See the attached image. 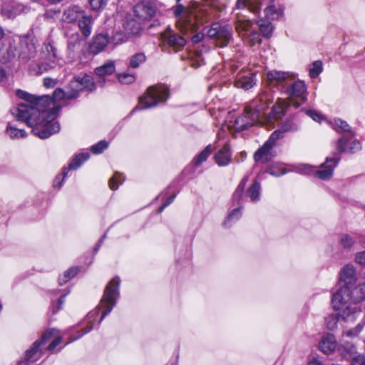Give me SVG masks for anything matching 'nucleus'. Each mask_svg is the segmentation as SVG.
<instances>
[{"label":"nucleus","mask_w":365,"mask_h":365,"mask_svg":"<svg viewBox=\"0 0 365 365\" xmlns=\"http://www.w3.org/2000/svg\"><path fill=\"white\" fill-rule=\"evenodd\" d=\"M16 95L25 100V103H20L11 110L12 114L19 121H24L32 132L40 138H47L60 130V125L56 120L54 111L46 109L51 102V97L43 96L36 97L26 91L18 90Z\"/></svg>","instance_id":"obj_1"},{"label":"nucleus","mask_w":365,"mask_h":365,"mask_svg":"<svg viewBox=\"0 0 365 365\" xmlns=\"http://www.w3.org/2000/svg\"><path fill=\"white\" fill-rule=\"evenodd\" d=\"M351 288L341 287L332 295L333 307L339 310V316L344 321H354L360 312L358 303L365 299V283Z\"/></svg>","instance_id":"obj_2"},{"label":"nucleus","mask_w":365,"mask_h":365,"mask_svg":"<svg viewBox=\"0 0 365 365\" xmlns=\"http://www.w3.org/2000/svg\"><path fill=\"white\" fill-rule=\"evenodd\" d=\"M274 96L270 89L263 91L245 108V114L237 118L232 125L237 131H242L257 124L265 114L269 105L273 102Z\"/></svg>","instance_id":"obj_3"},{"label":"nucleus","mask_w":365,"mask_h":365,"mask_svg":"<svg viewBox=\"0 0 365 365\" xmlns=\"http://www.w3.org/2000/svg\"><path fill=\"white\" fill-rule=\"evenodd\" d=\"M169 96V89L165 85L150 86L140 98L139 106L135 109H147L165 102Z\"/></svg>","instance_id":"obj_4"},{"label":"nucleus","mask_w":365,"mask_h":365,"mask_svg":"<svg viewBox=\"0 0 365 365\" xmlns=\"http://www.w3.org/2000/svg\"><path fill=\"white\" fill-rule=\"evenodd\" d=\"M119 284L120 279L116 277L111 279L106 286L99 305L100 307L105 309L100 319V323L103 320L104 317L112 311L115 305L116 299L119 294Z\"/></svg>","instance_id":"obj_5"},{"label":"nucleus","mask_w":365,"mask_h":365,"mask_svg":"<svg viewBox=\"0 0 365 365\" xmlns=\"http://www.w3.org/2000/svg\"><path fill=\"white\" fill-rule=\"evenodd\" d=\"M174 14L178 18L177 25L183 34L190 31H195L198 29L200 21L197 15L192 11L184 14V6L182 4L176 6Z\"/></svg>","instance_id":"obj_6"},{"label":"nucleus","mask_w":365,"mask_h":365,"mask_svg":"<svg viewBox=\"0 0 365 365\" xmlns=\"http://www.w3.org/2000/svg\"><path fill=\"white\" fill-rule=\"evenodd\" d=\"M207 36L215 40L217 46H227L232 38V28L228 25L213 23L207 31Z\"/></svg>","instance_id":"obj_7"},{"label":"nucleus","mask_w":365,"mask_h":365,"mask_svg":"<svg viewBox=\"0 0 365 365\" xmlns=\"http://www.w3.org/2000/svg\"><path fill=\"white\" fill-rule=\"evenodd\" d=\"M19 58L27 61L36 53V40L29 34L19 37L17 48L15 49Z\"/></svg>","instance_id":"obj_8"},{"label":"nucleus","mask_w":365,"mask_h":365,"mask_svg":"<svg viewBox=\"0 0 365 365\" xmlns=\"http://www.w3.org/2000/svg\"><path fill=\"white\" fill-rule=\"evenodd\" d=\"M289 104L295 108L299 107L307 101V86L302 81H296L287 88Z\"/></svg>","instance_id":"obj_9"},{"label":"nucleus","mask_w":365,"mask_h":365,"mask_svg":"<svg viewBox=\"0 0 365 365\" xmlns=\"http://www.w3.org/2000/svg\"><path fill=\"white\" fill-rule=\"evenodd\" d=\"M157 11L155 3L153 0H142L133 7L135 17L142 22L150 21Z\"/></svg>","instance_id":"obj_10"},{"label":"nucleus","mask_w":365,"mask_h":365,"mask_svg":"<svg viewBox=\"0 0 365 365\" xmlns=\"http://www.w3.org/2000/svg\"><path fill=\"white\" fill-rule=\"evenodd\" d=\"M42 58L45 61V66H48L50 68L56 67V63L60 60L58 49L54 42L50 38L46 39L43 43ZM43 68H46V67Z\"/></svg>","instance_id":"obj_11"},{"label":"nucleus","mask_w":365,"mask_h":365,"mask_svg":"<svg viewBox=\"0 0 365 365\" xmlns=\"http://www.w3.org/2000/svg\"><path fill=\"white\" fill-rule=\"evenodd\" d=\"M161 38L165 44L175 52L182 50L187 43L184 37L173 32L170 27L161 34Z\"/></svg>","instance_id":"obj_12"},{"label":"nucleus","mask_w":365,"mask_h":365,"mask_svg":"<svg viewBox=\"0 0 365 365\" xmlns=\"http://www.w3.org/2000/svg\"><path fill=\"white\" fill-rule=\"evenodd\" d=\"M55 333H58V330L56 329H51L46 330L45 333L42 335L41 339L36 340L34 344L32 347L27 350L26 352V360L30 361H36L38 359H39L41 356V351L39 349V346L47 341L51 337L55 334Z\"/></svg>","instance_id":"obj_13"},{"label":"nucleus","mask_w":365,"mask_h":365,"mask_svg":"<svg viewBox=\"0 0 365 365\" xmlns=\"http://www.w3.org/2000/svg\"><path fill=\"white\" fill-rule=\"evenodd\" d=\"M353 138H354L347 137L346 135H342L336 141V148L337 153H354L359 151L361 149V143L356 139L352 140Z\"/></svg>","instance_id":"obj_14"},{"label":"nucleus","mask_w":365,"mask_h":365,"mask_svg":"<svg viewBox=\"0 0 365 365\" xmlns=\"http://www.w3.org/2000/svg\"><path fill=\"white\" fill-rule=\"evenodd\" d=\"M274 147V145L266 141L254 153L253 158L255 161L267 163L271 160L276 155Z\"/></svg>","instance_id":"obj_15"},{"label":"nucleus","mask_w":365,"mask_h":365,"mask_svg":"<svg viewBox=\"0 0 365 365\" xmlns=\"http://www.w3.org/2000/svg\"><path fill=\"white\" fill-rule=\"evenodd\" d=\"M340 160L339 157L327 158L326 161L321 165L319 170L317 171V175L322 180H328L332 175L334 168Z\"/></svg>","instance_id":"obj_16"},{"label":"nucleus","mask_w":365,"mask_h":365,"mask_svg":"<svg viewBox=\"0 0 365 365\" xmlns=\"http://www.w3.org/2000/svg\"><path fill=\"white\" fill-rule=\"evenodd\" d=\"M255 83V73H250V70H240L235 81V86L248 90L252 88Z\"/></svg>","instance_id":"obj_17"},{"label":"nucleus","mask_w":365,"mask_h":365,"mask_svg":"<svg viewBox=\"0 0 365 365\" xmlns=\"http://www.w3.org/2000/svg\"><path fill=\"white\" fill-rule=\"evenodd\" d=\"M70 87L71 90L76 91L78 96L79 91L83 89L92 90L94 88L95 85L93 80L91 76L84 75L83 77H76L74 81H72L70 83Z\"/></svg>","instance_id":"obj_18"},{"label":"nucleus","mask_w":365,"mask_h":365,"mask_svg":"<svg viewBox=\"0 0 365 365\" xmlns=\"http://www.w3.org/2000/svg\"><path fill=\"white\" fill-rule=\"evenodd\" d=\"M109 43V37L107 34H99L93 37L89 45V51L97 54L105 49Z\"/></svg>","instance_id":"obj_19"},{"label":"nucleus","mask_w":365,"mask_h":365,"mask_svg":"<svg viewBox=\"0 0 365 365\" xmlns=\"http://www.w3.org/2000/svg\"><path fill=\"white\" fill-rule=\"evenodd\" d=\"M340 280L344 283V287H351L356 280V271L353 265H345L340 272Z\"/></svg>","instance_id":"obj_20"},{"label":"nucleus","mask_w":365,"mask_h":365,"mask_svg":"<svg viewBox=\"0 0 365 365\" xmlns=\"http://www.w3.org/2000/svg\"><path fill=\"white\" fill-rule=\"evenodd\" d=\"M291 77L289 72L278 70H269L266 73V81L269 84L274 86L282 83Z\"/></svg>","instance_id":"obj_21"},{"label":"nucleus","mask_w":365,"mask_h":365,"mask_svg":"<svg viewBox=\"0 0 365 365\" xmlns=\"http://www.w3.org/2000/svg\"><path fill=\"white\" fill-rule=\"evenodd\" d=\"M85 14L83 10L78 6L73 5L68 7L63 13L62 19L67 23H72L80 19Z\"/></svg>","instance_id":"obj_22"},{"label":"nucleus","mask_w":365,"mask_h":365,"mask_svg":"<svg viewBox=\"0 0 365 365\" xmlns=\"http://www.w3.org/2000/svg\"><path fill=\"white\" fill-rule=\"evenodd\" d=\"M331 127L338 133H344L343 135L351 138H354L355 135L354 132L351 130L349 125L340 118L334 119L331 123Z\"/></svg>","instance_id":"obj_23"},{"label":"nucleus","mask_w":365,"mask_h":365,"mask_svg":"<svg viewBox=\"0 0 365 365\" xmlns=\"http://www.w3.org/2000/svg\"><path fill=\"white\" fill-rule=\"evenodd\" d=\"M93 22L92 16L86 14L78 20V27L84 37L87 38L91 35Z\"/></svg>","instance_id":"obj_24"},{"label":"nucleus","mask_w":365,"mask_h":365,"mask_svg":"<svg viewBox=\"0 0 365 365\" xmlns=\"http://www.w3.org/2000/svg\"><path fill=\"white\" fill-rule=\"evenodd\" d=\"M215 161L219 166H226L231 160V153L228 147L224 146L215 155Z\"/></svg>","instance_id":"obj_25"},{"label":"nucleus","mask_w":365,"mask_h":365,"mask_svg":"<svg viewBox=\"0 0 365 365\" xmlns=\"http://www.w3.org/2000/svg\"><path fill=\"white\" fill-rule=\"evenodd\" d=\"M143 22L133 19L127 18L123 24L124 29L128 34L137 35L142 29L141 24Z\"/></svg>","instance_id":"obj_26"},{"label":"nucleus","mask_w":365,"mask_h":365,"mask_svg":"<svg viewBox=\"0 0 365 365\" xmlns=\"http://www.w3.org/2000/svg\"><path fill=\"white\" fill-rule=\"evenodd\" d=\"M115 75L118 81L122 84L132 83L136 78L133 70H120Z\"/></svg>","instance_id":"obj_27"},{"label":"nucleus","mask_w":365,"mask_h":365,"mask_svg":"<svg viewBox=\"0 0 365 365\" xmlns=\"http://www.w3.org/2000/svg\"><path fill=\"white\" fill-rule=\"evenodd\" d=\"M286 108V101L284 100L278 98L276 103L272 106L269 115L275 119L280 118L282 115L284 113Z\"/></svg>","instance_id":"obj_28"},{"label":"nucleus","mask_w":365,"mask_h":365,"mask_svg":"<svg viewBox=\"0 0 365 365\" xmlns=\"http://www.w3.org/2000/svg\"><path fill=\"white\" fill-rule=\"evenodd\" d=\"M6 131L7 135L13 140H18L26 136V133L24 130L18 128L11 123L8 124Z\"/></svg>","instance_id":"obj_29"},{"label":"nucleus","mask_w":365,"mask_h":365,"mask_svg":"<svg viewBox=\"0 0 365 365\" xmlns=\"http://www.w3.org/2000/svg\"><path fill=\"white\" fill-rule=\"evenodd\" d=\"M319 349L324 354L332 352L336 348V344L332 336L323 339L319 344Z\"/></svg>","instance_id":"obj_30"},{"label":"nucleus","mask_w":365,"mask_h":365,"mask_svg":"<svg viewBox=\"0 0 365 365\" xmlns=\"http://www.w3.org/2000/svg\"><path fill=\"white\" fill-rule=\"evenodd\" d=\"M146 59L147 58L144 53H137L130 56L129 59V66L132 68L143 66Z\"/></svg>","instance_id":"obj_31"},{"label":"nucleus","mask_w":365,"mask_h":365,"mask_svg":"<svg viewBox=\"0 0 365 365\" xmlns=\"http://www.w3.org/2000/svg\"><path fill=\"white\" fill-rule=\"evenodd\" d=\"M53 98L54 101H60L61 99H73L77 98L76 91H66L65 92L61 88H57L54 91L53 93Z\"/></svg>","instance_id":"obj_32"},{"label":"nucleus","mask_w":365,"mask_h":365,"mask_svg":"<svg viewBox=\"0 0 365 365\" xmlns=\"http://www.w3.org/2000/svg\"><path fill=\"white\" fill-rule=\"evenodd\" d=\"M261 186L259 182L255 181L252 186L247 190V195L250 197L251 201L257 202L260 197Z\"/></svg>","instance_id":"obj_33"},{"label":"nucleus","mask_w":365,"mask_h":365,"mask_svg":"<svg viewBox=\"0 0 365 365\" xmlns=\"http://www.w3.org/2000/svg\"><path fill=\"white\" fill-rule=\"evenodd\" d=\"M89 156L90 155L88 153H81L76 155L69 163V168H68V170L70 169L76 170L79 168L86 160L89 158Z\"/></svg>","instance_id":"obj_34"},{"label":"nucleus","mask_w":365,"mask_h":365,"mask_svg":"<svg viewBox=\"0 0 365 365\" xmlns=\"http://www.w3.org/2000/svg\"><path fill=\"white\" fill-rule=\"evenodd\" d=\"M211 153L212 146L211 145H208L199 155L195 157V158L192 160L193 165L196 167L200 165L203 162H205L207 159L208 156L211 154Z\"/></svg>","instance_id":"obj_35"},{"label":"nucleus","mask_w":365,"mask_h":365,"mask_svg":"<svg viewBox=\"0 0 365 365\" xmlns=\"http://www.w3.org/2000/svg\"><path fill=\"white\" fill-rule=\"evenodd\" d=\"M259 29L264 37H269L272 34L273 27L272 24L267 20L259 19L257 21Z\"/></svg>","instance_id":"obj_36"},{"label":"nucleus","mask_w":365,"mask_h":365,"mask_svg":"<svg viewBox=\"0 0 365 365\" xmlns=\"http://www.w3.org/2000/svg\"><path fill=\"white\" fill-rule=\"evenodd\" d=\"M248 180V177L245 176L240 182L239 183L237 187L236 188L235 191L233 193L232 197L233 200L235 202H237V204L238 205L240 203V200L242 196V194L244 192V190L246 185V183Z\"/></svg>","instance_id":"obj_37"},{"label":"nucleus","mask_w":365,"mask_h":365,"mask_svg":"<svg viewBox=\"0 0 365 365\" xmlns=\"http://www.w3.org/2000/svg\"><path fill=\"white\" fill-rule=\"evenodd\" d=\"M339 319H341L344 320L340 316H339V312L338 314H331L327 316L325 318V324L327 327V329L330 330H334L337 327V322Z\"/></svg>","instance_id":"obj_38"},{"label":"nucleus","mask_w":365,"mask_h":365,"mask_svg":"<svg viewBox=\"0 0 365 365\" xmlns=\"http://www.w3.org/2000/svg\"><path fill=\"white\" fill-rule=\"evenodd\" d=\"M80 271V269L78 267H72L68 269L64 272L63 277H59V284L63 285L66 283L68 280L74 277Z\"/></svg>","instance_id":"obj_39"},{"label":"nucleus","mask_w":365,"mask_h":365,"mask_svg":"<svg viewBox=\"0 0 365 365\" xmlns=\"http://www.w3.org/2000/svg\"><path fill=\"white\" fill-rule=\"evenodd\" d=\"M124 180L123 175L118 172H116L114 175L109 180V187L111 190H116L118 185L121 184Z\"/></svg>","instance_id":"obj_40"},{"label":"nucleus","mask_w":365,"mask_h":365,"mask_svg":"<svg viewBox=\"0 0 365 365\" xmlns=\"http://www.w3.org/2000/svg\"><path fill=\"white\" fill-rule=\"evenodd\" d=\"M339 243L344 248H350L354 244V240L350 235L343 234L340 236Z\"/></svg>","instance_id":"obj_41"},{"label":"nucleus","mask_w":365,"mask_h":365,"mask_svg":"<svg viewBox=\"0 0 365 365\" xmlns=\"http://www.w3.org/2000/svg\"><path fill=\"white\" fill-rule=\"evenodd\" d=\"M284 137V133L281 130L280 128L274 131L269 139L267 140L268 143L275 146L277 142Z\"/></svg>","instance_id":"obj_42"},{"label":"nucleus","mask_w":365,"mask_h":365,"mask_svg":"<svg viewBox=\"0 0 365 365\" xmlns=\"http://www.w3.org/2000/svg\"><path fill=\"white\" fill-rule=\"evenodd\" d=\"M242 215V207H238L234 209L227 216L225 223L227 224L229 222L236 221L240 218Z\"/></svg>","instance_id":"obj_43"},{"label":"nucleus","mask_w":365,"mask_h":365,"mask_svg":"<svg viewBox=\"0 0 365 365\" xmlns=\"http://www.w3.org/2000/svg\"><path fill=\"white\" fill-rule=\"evenodd\" d=\"M108 146V143L106 140H101L93 145L91 151L94 154H100Z\"/></svg>","instance_id":"obj_44"},{"label":"nucleus","mask_w":365,"mask_h":365,"mask_svg":"<svg viewBox=\"0 0 365 365\" xmlns=\"http://www.w3.org/2000/svg\"><path fill=\"white\" fill-rule=\"evenodd\" d=\"M108 0H89V4L93 10H99L104 8Z\"/></svg>","instance_id":"obj_45"},{"label":"nucleus","mask_w":365,"mask_h":365,"mask_svg":"<svg viewBox=\"0 0 365 365\" xmlns=\"http://www.w3.org/2000/svg\"><path fill=\"white\" fill-rule=\"evenodd\" d=\"M248 41L251 46L261 43L260 35L257 31H252L247 36Z\"/></svg>","instance_id":"obj_46"},{"label":"nucleus","mask_w":365,"mask_h":365,"mask_svg":"<svg viewBox=\"0 0 365 365\" xmlns=\"http://www.w3.org/2000/svg\"><path fill=\"white\" fill-rule=\"evenodd\" d=\"M279 128L284 134L287 132H294L298 129L297 125L291 121L285 122Z\"/></svg>","instance_id":"obj_47"},{"label":"nucleus","mask_w":365,"mask_h":365,"mask_svg":"<svg viewBox=\"0 0 365 365\" xmlns=\"http://www.w3.org/2000/svg\"><path fill=\"white\" fill-rule=\"evenodd\" d=\"M264 12H265V15L271 19H278L279 17V16L281 15V14L276 11L274 6H270L267 7L264 9Z\"/></svg>","instance_id":"obj_48"},{"label":"nucleus","mask_w":365,"mask_h":365,"mask_svg":"<svg viewBox=\"0 0 365 365\" xmlns=\"http://www.w3.org/2000/svg\"><path fill=\"white\" fill-rule=\"evenodd\" d=\"M267 172L269 173L271 175L274 177H279L284 175L286 173V170L283 168H279L277 167H271L269 168Z\"/></svg>","instance_id":"obj_49"},{"label":"nucleus","mask_w":365,"mask_h":365,"mask_svg":"<svg viewBox=\"0 0 365 365\" xmlns=\"http://www.w3.org/2000/svg\"><path fill=\"white\" fill-rule=\"evenodd\" d=\"M362 329H363V325L361 324H358L354 328L348 330L346 332V335L347 336H351V337L356 336L361 332Z\"/></svg>","instance_id":"obj_50"},{"label":"nucleus","mask_w":365,"mask_h":365,"mask_svg":"<svg viewBox=\"0 0 365 365\" xmlns=\"http://www.w3.org/2000/svg\"><path fill=\"white\" fill-rule=\"evenodd\" d=\"M68 169L67 168H64L63 169V173H62L63 177H61V175H58V176H56L55 180H54V181H53V185L55 187H60L61 186V183H62L63 179L68 174Z\"/></svg>","instance_id":"obj_51"},{"label":"nucleus","mask_w":365,"mask_h":365,"mask_svg":"<svg viewBox=\"0 0 365 365\" xmlns=\"http://www.w3.org/2000/svg\"><path fill=\"white\" fill-rule=\"evenodd\" d=\"M61 81V80H59L58 78H53L49 77L45 78L43 79V86L48 88H53L57 84V83H58Z\"/></svg>","instance_id":"obj_52"},{"label":"nucleus","mask_w":365,"mask_h":365,"mask_svg":"<svg viewBox=\"0 0 365 365\" xmlns=\"http://www.w3.org/2000/svg\"><path fill=\"white\" fill-rule=\"evenodd\" d=\"M351 365H365V356L358 355L351 360Z\"/></svg>","instance_id":"obj_53"},{"label":"nucleus","mask_w":365,"mask_h":365,"mask_svg":"<svg viewBox=\"0 0 365 365\" xmlns=\"http://www.w3.org/2000/svg\"><path fill=\"white\" fill-rule=\"evenodd\" d=\"M307 113L309 116H310L315 121L320 122L321 120L323 119V116L314 110H307Z\"/></svg>","instance_id":"obj_54"},{"label":"nucleus","mask_w":365,"mask_h":365,"mask_svg":"<svg viewBox=\"0 0 365 365\" xmlns=\"http://www.w3.org/2000/svg\"><path fill=\"white\" fill-rule=\"evenodd\" d=\"M356 262L363 266H365V250L358 252L355 257Z\"/></svg>","instance_id":"obj_55"},{"label":"nucleus","mask_w":365,"mask_h":365,"mask_svg":"<svg viewBox=\"0 0 365 365\" xmlns=\"http://www.w3.org/2000/svg\"><path fill=\"white\" fill-rule=\"evenodd\" d=\"M76 43H79V36L78 34H75L71 37L68 44V48H73Z\"/></svg>","instance_id":"obj_56"},{"label":"nucleus","mask_w":365,"mask_h":365,"mask_svg":"<svg viewBox=\"0 0 365 365\" xmlns=\"http://www.w3.org/2000/svg\"><path fill=\"white\" fill-rule=\"evenodd\" d=\"M175 196H176V194H175V193H174L172 196H170V197H168V198L166 199V200L165 201V202H164V203L162 205V206L159 208V210H158V213L162 212L163 211V210H164L166 207H168L169 205H170V204L173 202V200H174V199H175Z\"/></svg>","instance_id":"obj_57"},{"label":"nucleus","mask_w":365,"mask_h":365,"mask_svg":"<svg viewBox=\"0 0 365 365\" xmlns=\"http://www.w3.org/2000/svg\"><path fill=\"white\" fill-rule=\"evenodd\" d=\"M1 14L3 16L9 19L14 18V13L8 6H6L2 7Z\"/></svg>","instance_id":"obj_58"},{"label":"nucleus","mask_w":365,"mask_h":365,"mask_svg":"<svg viewBox=\"0 0 365 365\" xmlns=\"http://www.w3.org/2000/svg\"><path fill=\"white\" fill-rule=\"evenodd\" d=\"M93 323H91V324L87 328L82 330V332L81 334H79L77 337H74V338L71 339L69 341L67 342V344H68L71 341H76V339L81 337L86 333L89 332L93 329Z\"/></svg>","instance_id":"obj_59"},{"label":"nucleus","mask_w":365,"mask_h":365,"mask_svg":"<svg viewBox=\"0 0 365 365\" xmlns=\"http://www.w3.org/2000/svg\"><path fill=\"white\" fill-rule=\"evenodd\" d=\"M61 341V337L56 338L48 346L49 351L53 350Z\"/></svg>","instance_id":"obj_60"},{"label":"nucleus","mask_w":365,"mask_h":365,"mask_svg":"<svg viewBox=\"0 0 365 365\" xmlns=\"http://www.w3.org/2000/svg\"><path fill=\"white\" fill-rule=\"evenodd\" d=\"M115 66V61L113 60H108L103 65L98 67L97 68H112Z\"/></svg>","instance_id":"obj_61"},{"label":"nucleus","mask_w":365,"mask_h":365,"mask_svg":"<svg viewBox=\"0 0 365 365\" xmlns=\"http://www.w3.org/2000/svg\"><path fill=\"white\" fill-rule=\"evenodd\" d=\"M96 74L99 76H110L113 73V71L115 70H96Z\"/></svg>","instance_id":"obj_62"},{"label":"nucleus","mask_w":365,"mask_h":365,"mask_svg":"<svg viewBox=\"0 0 365 365\" xmlns=\"http://www.w3.org/2000/svg\"><path fill=\"white\" fill-rule=\"evenodd\" d=\"M203 38H204L203 34L197 33L192 37V41L194 43H197L200 42L201 41H202Z\"/></svg>","instance_id":"obj_63"},{"label":"nucleus","mask_w":365,"mask_h":365,"mask_svg":"<svg viewBox=\"0 0 365 365\" xmlns=\"http://www.w3.org/2000/svg\"><path fill=\"white\" fill-rule=\"evenodd\" d=\"M312 170V167L308 165H302L299 168V170L302 174H308Z\"/></svg>","instance_id":"obj_64"}]
</instances>
